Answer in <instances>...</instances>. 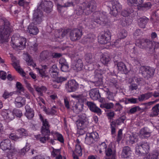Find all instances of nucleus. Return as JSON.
I'll use <instances>...</instances> for the list:
<instances>
[{"mask_svg":"<svg viewBox=\"0 0 159 159\" xmlns=\"http://www.w3.org/2000/svg\"><path fill=\"white\" fill-rule=\"evenodd\" d=\"M148 21L149 19L148 18L145 17H143L138 20V25L140 27L144 28Z\"/></svg>","mask_w":159,"mask_h":159,"instance_id":"2f4dec72","label":"nucleus"},{"mask_svg":"<svg viewBox=\"0 0 159 159\" xmlns=\"http://www.w3.org/2000/svg\"><path fill=\"white\" fill-rule=\"evenodd\" d=\"M48 52L47 51L43 52L40 55V57L42 60H45L48 57Z\"/></svg>","mask_w":159,"mask_h":159,"instance_id":"69168bd1","label":"nucleus"},{"mask_svg":"<svg viewBox=\"0 0 159 159\" xmlns=\"http://www.w3.org/2000/svg\"><path fill=\"white\" fill-rule=\"evenodd\" d=\"M16 87L17 89V91L20 93H24V91H25V89L20 83L19 82H17L16 83Z\"/></svg>","mask_w":159,"mask_h":159,"instance_id":"a18cd8bd","label":"nucleus"},{"mask_svg":"<svg viewBox=\"0 0 159 159\" xmlns=\"http://www.w3.org/2000/svg\"><path fill=\"white\" fill-rule=\"evenodd\" d=\"M73 69L74 70L78 71L81 70L83 67V62L82 60L80 59L75 61L73 63Z\"/></svg>","mask_w":159,"mask_h":159,"instance_id":"a878e982","label":"nucleus"},{"mask_svg":"<svg viewBox=\"0 0 159 159\" xmlns=\"http://www.w3.org/2000/svg\"><path fill=\"white\" fill-rule=\"evenodd\" d=\"M140 71L144 78H150L154 74V70L149 66H142L140 68Z\"/></svg>","mask_w":159,"mask_h":159,"instance_id":"f8f14e48","label":"nucleus"},{"mask_svg":"<svg viewBox=\"0 0 159 159\" xmlns=\"http://www.w3.org/2000/svg\"><path fill=\"white\" fill-rule=\"evenodd\" d=\"M131 152L130 148L128 146H125L123 148L121 156L123 158H128L130 156Z\"/></svg>","mask_w":159,"mask_h":159,"instance_id":"bb28decb","label":"nucleus"},{"mask_svg":"<svg viewBox=\"0 0 159 159\" xmlns=\"http://www.w3.org/2000/svg\"><path fill=\"white\" fill-rule=\"evenodd\" d=\"M79 119L76 121V124L77 128L79 129H84L88 124V121L86 115L82 114L79 116Z\"/></svg>","mask_w":159,"mask_h":159,"instance_id":"6e6552de","label":"nucleus"},{"mask_svg":"<svg viewBox=\"0 0 159 159\" xmlns=\"http://www.w3.org/2000/svg\"><path fill=\"white\" fill-rule=\"evenodd\" d=\"M90 98L94 100H97L100 97L99 90L97 89H93L89 91Z\"/></svg>","mask_w":159,"mask_h":159,"instance_id":"4be33fe9","label":"nucleus"},{"mask_svg":"<svg viewBox=\"0 0 159 159\" xmlns=\"http://www.w3.org/2000/svg\"><path fill=\"white\" fill-rule=\"evenodd\" d=\"M71 97L76 99L79 102L84 101L85 99V97L83 94H75L71 95Z\"/></svg>","mask_w":159,"mask_h":159,"instance_id":"09e8293b","label":"nucleus"},{"mask_svg":"<svg viewBox=\"0 0 159 159\" xmlns=\"http://www.w3.org/2000/svg\"><path fill=\"white\" fill-rule=\"evenodd\" d=\"M73 5V3L72 2H67L63 5H61L59 4H57V7L58 10L61 11L63 7H67Z\"/></svg>","mask_w":159,"mask_h":159,"instance_id":"a19ab883","label":"nucleus"},{"mask_svg":"<svg viewBox=\"0 0 159 159\" xmlns=\"http://www.w3.org/2000/svg\"><path fill=\"white\" fill-rule=\"evenodd\" d=\"M110 58L109 55L107 53L102 55L101 59V61L104 64H107L110 60Z\"/></svg>","mask_w":159,"mask_h":159,"instance_id":"58836bf2","label":"nucleus"},{"mask_svg":"<svg viewBox=\"0 0 159 159\" xmlns=\"http://www.w3.org/2000/svg\"><path fill=\"white\" fill-rule=\"evenodd\" d=\"M141 108L139 106H136L131 108L129 111V113L134 114L137 111H140Z\"/></svg>","mask_w":159,"mask_h":159,"instance_id":"e2e57ef3","label":"nucleus"},{"mask_svg":"<svg viewBox=\"0 0 159 159\" xmlns=\"http://www.w3.org/2000/svg\"><path fill=\"white\" fill-rule=\"evenodd\" d=\"M52 151L51 152V156L53 157H55L61 154L60 149H55L52 148Z\"/></svg>","mask_w":159,"mask_h":159,"instance_id":"3c124183","label":"nucleus"},{"mask_svg":"<svg viewBox=\"0 0 159 159\" xmlns=\"http://www.w3.org/2000/svg\"><path fill=\"white\" fill-rule=\"evenodd\" d=\"M138 102L137 99L136 98H128L125 100V103L126 104L129 103L135 104Z\"/></svg>","mask_w":159,"mask_h":159,"instance_id":"4d7b16f0","label":"nucleus"},{"mask_svg":"<svg viewBox=\"0 0 159 159\" xmlns=\"http://www.w3.org/2000/svg\"><path fill=\"white\" fill-rule=\"evenodd\" d=\"M84 13L86 15L91 14L95 9L96 3L94 0L91 1L90 2L83 3L82 4Z\"/></svg>","mask_w":159,"mask_h":159,"instance_id":"1a4fd4ad","label":"nucleus"},{"mask_svg":"<svg viewBox=\"0 0 159 159\" xmlns=\"http://www.w3.org/2000/svg\"><path fill=\"white\" fill-rule=\"evenodd\" d=\"M13 114H14L17 117H20L22 115V113L21 111L20 110L16 109H14L13 111Z\"/></svg>","mask_w":159,"mask_h":159,"instance_id":"338daca9","label":"nucleus"},{"mask_svg":"<svg viewBox=\"0 0 159 159\" xmlns=\"http://www.w3.org/2000/svg\"><path fill=\"white\" fill-rule=\"evenodd\" d=\"M86 104L91 111L97 113L99 116L101 115V109L97 107L94 103L91 102H87Z\"/></svg>","mask_w":159,"mask_h":159,"instance_id":"f3484780","label":"nucleus"},{"mask_svg":"<svg viewBox=\"0 0 159 159\" xmlns=\"http://www.w3.org/2000/svg\"><path fill=\"white\" fill-rule=\"evenodd\" d=\"M99 152L101 153L103 151H105V149L107 148V146L105 142H103L99 145Z\"/></svg>","mask_w":159,"mask_h":159,"instance_id":"5fc2aeb1","label":"nucleus"},{"mask_svg":"<svg viewBox=\"0 0 159 159\" xmlns=\"http://www.w3.org/2000/svg\"><path fill=\"white\" fill-rule=\"evenodd\" d=\"M136 13V12L134 11L133 8L130 7L123 10L121 12V15L124 17L130 16L132 18H133L135 16Z\"/></svg>","mask_w":159,"mask_h":159,"instance_id":"5701e85b","label":"nucleus"},{"mask_svg":"<svg viewBox=\"0 0 159 159\" xmlns=\"http://www.w3.org/2000/svg\"><path fill=\"white\" fill-rule=\"evenodd\" d=\"M49 94L50 99L52 100L57 99L58 98L57 94L54 93L53 91L49 92Z\"/></svg>","mask_w":159,"mask_h":159,"instance_id":"680f3d73","label":"nucleus"},{"mask_svg":"<svg viewBox=\"0 0 159 159\" xmlns=\"http://www.w3.org/2000/svg\"><path fill=\"white\" fill-rule=\"evenodd\" d=\"M75 11L77 15L81 16L84 13V10L82 4L77 6L75 10Z\"/></svg>","mask_w":159,"mask_h":159,"instance_id":"79ce46f5","label":"nucleus"},{"mask_svg":"<svg viewBox=\"0 0 159 159\" xmlns=\"http://www.w3.org/2000/svg\"><path fill=\"white\" fill-rule=\"evenodd\" d=\"M105 152L106 159H116V153L115 152H113L111 146H108L105 149Z\"/></svg>","mask_w":159,"mask_h":159,"instance_id":"a211bd4d","label":"nucleus"},{"mask_svg":"<svg viewBox=\"0 0 159 159\" xmlns=\"http://www.w3.org/2000/svg\"><path fill=\"white\" fill-rule=\"evenodd\" d=\"M137 135L136 134H132L130 135L128 139L129 143L131 144L134 143L137 141Z\"/></svg>","mask_w":159,"mask_h":159,"instance_id":"37998d69","label":"nucleus"},{"mask_svg":"<svg viewBox=\"0 0 159 159\" xmlns=\"http://www.w3.org/2000/svg\"><path fill=\"white\" fill-rule=\"evenodd\" d=\"M135 149L136 153L139 155L142 153H147L149 150V146L147 142L142 141L137 144Z\"/></svg>","mask_w":159,"mask_h":159,"instance_id":"0eeeda50","label":"nucleus"},{"mask_svg":"<svg viewBox=\"0 0 159 159\" xmlns=\"http://www.w3.org/2000/svg\"><path fill=\"white\" fill-rule=\"evenodd\" d=\"M98 138V135L96 132H92L86 134L85 138V143L88 145H90L92 144L96 139Z\"/></svg>","mask_w":159,"mask_h":159,"instance_id":"ddd939ff","label":"nucleus"},{"mask_svg":"<svg viewBox=\"0 0 159 159\" xmlns=\"http://www.w3.org/2000/svg\"><path fill=\"white\" fill-rule=\"evenodd\" d=\"M16 132L18 135L20 136V138L22 136H26L27 135V131L23 128H21L18 129Z\"/></svg>","mask_w":159,"mask_h":159,"instance_id":"de8ad7c7","label":"nucleus"},{"mask_svg":"<svg viewBox=\"0 0 159 159\" xmlns=\"http://www.w3.org/2000/svg\"><path fill=\"white\" fill-rule=\"evenodd\" d=\"M30 149V146L29 144H27L24 148L21 149L20 153L22 155L25 154V153L28 151Z\"/></svg>","mask_w":159,"mask_h":159,"instance_id":"13d9d810","label":"nucleus"},{"mask_svg":"<svg viewBox=\"0 0 159 159\" xmlns=\"http://www.w3.org/2000/svg\"><path fill=\"white\" fill-rule=\"evenodd\" d=\"M34 88L36 91L37 92L38 94L40 96H43V93H45L47 90V89L44 86H34Z\"/></svg>","mask_w":159,"mask_h":159,"instance_id":"473e14b6","label":"nucleus"},{"mask_svg":"<svg viewBox=\"0 0 159 159\" xmlns=\"http://www.w3.org/2000/svg\"><path fill=\"white\" fill-rule=\"evenodd\" d=\"M82 148L80 144H76L75 145V148L74 153H76L79 156H81L82 155Z\"/></svg>","mask_w":159,"mask_h":159,"instance_id":"ea45409f","label":"nucleus"},{"mask_svg":"<svg viewBox=\"0 0 159 159\" xmlns=\"http://www.w3.org/2000/svg\"><path fill=\"white\" fill-rule=\"evenodd\" d=\"M59 70L56 65H53L50 68L49 72L50 75L53 78H56L58 74Z\"/></svg>","mask_w":159,"mask_h":159,"instance_id":"c756f323","label":"nucleus"},{"mask_svg":"<svg viewBox=\"0 0 159 159\" xmlns=\"http://www.w3.org/2000/svg\"><path fill=\"white\" fill-rule=\"evenodd\" d=\"M59 63L61 64V68L63 72H66L68 70L69 66L68 64L64 58H61L59 60Z\"/></svg>","mask_w":159,"mask_h":159,"instance_id":"7c9ffc66","label":"nucleus"},{"mask_svg":"<svg viewBox=\"0 0 159 159\" xmlns=\"http://www.w3.org/2000/svg\"><path fill=\"white\" fill-rule=\"evenodd\" d=\"M125 119V117L122 116L116 120V123L118 125H120L121 123H123Z\"/></svg>","mask_w":159,"mask_h":159,"instance_id":"774afa93","label":"nucleus"},{"mask_svg":"<svg viewBox=\"0 0 159 159\" xmlns=\"http://www.w3.org/2000/svg\"><path fill=\"white\" fill-rule=\"evenodd\" d=\"M127 33L124 30H122L119 33L118 37L120 39H123L127 36Z\"/></svg>","mask_w":159,"mask_h":159,"instance_id":"0e129e2a","label":"nucleus"},{"mask_svg":"<svg viewBox=\"0 0 159 159\" xmlns=\"http://www.w3.org/2000/svg\"><path fill=\"white\" fill-rule=\"evenodd\" d=\"M9 138L11 140L17 141L20 138V136H19L17 133L16 134L11 133L9 136Z\"/></svg>","mask_w":159,"mask_h":159,"instance_id":"864d4df0","label":"nucleus"},{"mask_svg":"<svg viewBox=\"0 0 159 159\" xmlns=\"http://www.w3.org/2000/svg\"><path fill=\"white\" fill-rule=\"evenodd\" d=\"M116 65L118 70L121 71L122 73L126 74L128 72V69L123 62H118Z\"/></svg>","mask_w":159,"mask_h":159,"instance_id":"c85d7f7f","label":"nucleus"},{"mask_svg":"<svg viewBox=\"0 0 159 159\" xmlns=\"http://www.w3.org/2000/svg\"><path fill=\"white\" fill-rule=\"evenodd\" d=\"M52 134L54 136H55L57 138V139H56L58 141L61 143H64V139L61 134L56 131L52 132Z\"/></svg>","mask_w":159,"mask_h":159,"instance_id":"4c0bfd02","label":"nucleus"},{"mask_svg":"<svg viewBox=\"0 0 159 159\" xmlns=\"http://www.w3.org/2000/svg\"><path fill=\"white\" fill-rule=\"evenodd\" d=\"M3 118L7 121H10L14 119V116L13 112L9 110H5L1 112Z\"/></svg>","mask_w":159,"mask_h":159,"instance_id":"6ab92c4d","label":"nucleus"},{"mask_svg":"<svg viewBox=\"0 0 159 159\" xmlns=\"http://www.w3.org/2000/svg\"><path fill=\"white\" fill-rule=\"evenodd\" d=\"M153 43L148 39H140L137 40L136 42L137 46L141 48H148L152 49L153 48Z\"/></svg>","mask_w":159,"mask_h":159,"instance_id":"9d476101","label":"nucleus"},{"mask_svg":"<svg viewBox=\"0 0 159 159\" xmlns=\"http://www.w3.org/2000/svg\"><path fill=\"white\" fill-rule=\"evenodd\" d=\"M53 6V4L51 2L42 1L34 13L33 21L34 24H39L43 20V15L41 10L47 13H49L51 11Z\"/></svg>","mask_w":159,"mask_h":159,"instance_id":"f257e3e1","label":"nucleus"},{"mask_svg":"<svg viewBox=\"0 0 159 159\" xmlns=\"http://www.w3.org/2000/svg\"><path fill=\"white\" fill-rule=\"evenodd\" d=\"M106 4L110 9V14L115 16H117L122 8L121 5L116 0L107 1L106 2Z\"/></svg>","mask_w":159,"mask_h":159,"instance_id":"423d86ee","label":"nucleus"},{"mask_svg":"<svg viewBox=\"0 0 159 159\" xmlns=\"http://www.w3.org/2000/svg\"><path fill=\"white\" fill-rule=\"evenodd\" d=\"M111 35V33L109 31H106L103 34L98 37V42L101 44L107 43L110 41Z\"/></svg>","mask_w":159,"mask_h":159,"instance_id":"2eb2a0df","label":"nucleus"},{"mask_svg":"<svg viewBox=\"0 0 159 159\" xmlns=\"http://www.w3.org/2000/svg\"><path fill=\"white\" fill-rule=\"evenodd\" d=\"M27 31L30 34L34 35H36L39 32L38 28L33 23H31L29 25L28 27Z\"/></svg>","mask_w":159,"mask_h":159,"instance_id":"b1692460","label":"nucleus"},{"mask_svg":"<svg viewBox=\"0 0 159 159\" xmlns=\"http://www.w3.org/2000/svg\"><path fill=\"white\" fill-rule=\"evenodd\" d=\"M134 80L139 85L142 86L145 84V81L143 78L135 77Z\"/></svg>","mask_w":159,"mask_h":159,"instance_id":"8fccbe9b","label":"nucleus"},{"mask_svg":"<svg viewBox=\"0 0 159 159\" xmlns=\"http://www.w3.org/2000/svg\"><path fill=\"white\" fill-rule=\"evenodd\" d=\"M49 65H44L42 66V69L39 70V72L41 76H45L46 75L45 70L48 68Z\"/></svg>","mask_w":159,"mask_h":159,"instance_id":"603ef678","label":"nucleus"},{"mask_svg":"<svg viewBox=\"0 0 159 159\" xmlns=\"http://www.w3.org/2000/svg\"><path fill=\"white\" fill-rule=\"evenodd\" d=\"M25 99L21 97H17L15 100V104L17 107H21L25 104Z\"/></svg>","mask_w":159,"mask_h":159,"instance_id":"393cba45","label":"nucleus"},{"mask_svg":"<svg viewBox=\"0 0 159 159\" xmlns=\"http://www.w3.org/2000/svg\"><path fill=\"white\" fill-rule=\"evenodd\" d=\"M140 133L141 136L142 138H147L150 136L151 132L148 128L145 127L140 130Z\"/></svg>","mask_w":159,"mask_h":159,"instance_id":"cd10ccee","label":"nucleus"},{"mask_svg":"<svg viewBox=\"0 0 159 159\" xmlns=\"http://www.w3.org/2000/svg\"><path fill=\"white\" fill-rule=\"evenodd\" d=\"M95 38V36L94 34H89L86 37L84 38L82 40L84 42L86 43H92L94 41Z\"/></svg>","mask_w":159,"mask_h":159,"instance_id":"c9c22d12","label":"nucleus"},{"mask_svg":"<svg viewBox=\"0 0 159 159\" xmlns=\"http://www.w3.org/2000/svg\"><path fill=\"white\" fill-rule=\"evenodd\" d=\"M25 115L28 119H32L34 115V110L28 104L25 106Z\"/></svg>","mask_w":159,"mask_h":159,"instance_id":"412c9836","label":"nucleus"},{"mask_svg":"<svg viewBox=\"0 0 159 159\" xmlns=\"http://www.w3.org/2000/svg\"><path fill=\"white\" fill-rule=\"evenodd\" d=\"M114 106V104L112 102L104 103L100 105V107L102 108H105L107 109H111Z\"/></svg>","mask_w":159,"mask_h":159,"instance_id":"49530a36","label":"nucleus"},{"mask_svg":"<svg viewBox=\"0 0 159 159\" xmlns=\"http://www.w3.org/2000/svg\"><path fill=\"white\" fill-rule=\"evenodd\" d=\"M11 45L14 49L19 50L23 49L25 47L26 40L19 34L14 35L11 37Z\"/></svg>","mask_w":159,"mask_h":159,"instance_id":"f03ea898","label":"nucleus"},{"mask_svg":"<svg viewBox=\"0 0 159 159\" xmlns=\"http://www.w3.org/2000/svg\"><path fill=\"white\" fill-rule=\"evenodd\" d=\"M81 107V106L80 105L76 104L73 107V111L76 113L78 114L81 111V109L80 108Z\"/></svg>","mask_w":159,"mask_h":159,"instance_id":"6e6d98bb","label":"nucleus"},{"mask_svg":"<svg viewBox=\"0 0 159 159\" xmlns=\"http://www.w3.org/2000/svg\"><path fill=\"white\" fill-rule=\"evenodd\" d=\"M48 134H49L45 135L44 134H43L42 133V134H39L35 135V138L41 143H45L46 140H48L49 139V137L46 136V135H48Z\"/></svg>","mask_w":159,"mask_h":159,"instance_id":"e433bc0d","label":"nucleus"},{"mask_svg":"<svg viewBox=\"0 0 159 159\" xmlns=\"http://www.w3.org/2000/svg\"><path fill=\"white\" fill-rule=\"evenodd\" d=\"M82 35L81 30L78 29H75L71 30L70 33V39L72 41H75L79 39Z\"/></svg>","mask_w":159,"mask_h":159,"instance_id":"4468645a","label":"nucleus"},{"mask_svg":"<svg viewBox=\"0 0 159 159\" xmlns=\"http://www.w3.org/2000/svg\"><path fill=\"white\" fill-rule=\"evenodd\" d=\"M2 25L0 27V35L3 37L9 36L11 33L13 31L12 28L10 25L9 21L5 18L0 20Z\"/></svg>","mask_w":159,"mask_h":159,"instance_id":"39448f33","label":"nucleus"},{"mask_svg":"<svg viewBox=\"0 0 159 159\" xmlns=\"http://www.w3.org/2000/svg\"><path fill=\"white\" fill-rule=\"evenodd\" d=\"M85 60L88 63L90 64L93 63L94 61V58L92 57L91 53H87L86 54Z\"/></svg>","mask_w":159,"mask_h":159,"instance_id":"c03bdc74","label":"nucleus"},{"mask_svg":"<svg viewBox=\"0 0 159 159\" xmlns=\"http://www.w3.org/2000/svg\"><path fill=\"white\" fill-rule=\"evenodd\" d=\"M12 65L16 70L20 73L24 75L25 74L23 69L20 68L19 61L16 59L15 57H12Z\"/></svg>","mask_w":159,"mask_h":159,"instance_id":"aec40b11","label":"nucleus"},{"mask_svg":"<svg viewBox=\"0 0 159 159\" xmlns=\"http://www.w3.org/2000/svg\"><path fill=\"white\" fill-rule=\"evenodd\" d=\"M68 31L67 30H65L63 31L60 32V30H58V32L59 34V36L56 37L57 38H60L62 39L63 37L65 36L67 33Z\"/></svg>","mask_w":159,"mask_h":159,"instance_id":"bf43d9fd","label":"nucleus"},{"mask_svg":"<svg viewBox=\"0 0 159 159\" xmlns=\"http://www.w3.org/2000/svg\"><path fill=\"white\" fill-rule=\"evenodd\" d=\"M2 149L7 153V156L10 157L13 156L16 152V150L14 146H12L10 140L8 139L3 140L0 143Z\"/></svg>","mask_w":159,"mask_h":159,"instance_id":"7ed1b4c3","label":"nucleus"},{"mask_svg":"<svg viewBox=\"0 0 159 159\" xmlns=\"http://www.w3.org/2000/svg\"><path fill=\"white\" fill-rule=\"evenodd\" d=\"M41 121L42 122V126L41 128V133L44 135L48 134L50 133L49 128L50 125L47 119H44L41 114L39 115Z\"/></svg>","mask_w":159,"mask_h":159,"instance_id":"9b49d317","label":"nucleus"},{"mask_svg":"<svg viewBox=\"0 0 159 159\" xmlns=\"http://www.w3.org/2000/svg\"><path fill=\"white\" fill-rule=\"evenodd\" d=\"M159 103L153 107L152 110V111L149 115L150 116L153 117L158 115L159 112Z\"/></svg>","mask_w":159,"mask_h":159,"instance_id":"f704fd0d","label":"nucleus"},{"mask_svg":"<svg viewBox=\"0 0 159 159\" xmlns=\"http://www.w3.org/2000/svg\"><path fill=\"white\" fill-rule=\"evenodd\" d=\"M78 84L74 80H69L66 84V88L68 92H70L75 91L78 87Z\"/></svg>","mask_w":159,"mask_h":159,"instance_id":"dca6fc26","label":"nucleus"},{"mask_svg":"<svg viewBox=\"0 0 159 159\" xmlns=\"http://www.w3.org/2000/svg\"><path fill=\"white\" fill-rule=\"evenodd\" d=\"M24 58L25 61L27 62L28 65L32 66L33 67H35L36 66L31 58L30 56L28 54H25L24 55Z\"/></svg>","mask_w":159,"mask_h":159,"instance_id":"72a5a7b5","label":"nucleus"},{"mask_svg":"<svg viewBox=\"0 0 159 159\" xmlns=\"http://www.w3.org/2000/svg\"><path fill=\"white\" fill-rule=\"evenodd\" d=\"M111 133L113 134L116 133V123L115 122L112 121L110 123Z\"/></svg>","mask_w":159,"mask_h":159,"instance_id":"052dcab7","label":"nucleus"},{"mask_svg":"<svg viewBox=\"0 0 159 159\" xmlns=\"http://www.w3.org/2000/svg\"><path fill=\"white\" fill-rule=\"evenodd\" d=\"M97 14L100 16L101 17L94 19L93 20H90L87 19H85L84 22V23L87 26L90 28H94L96 24H101L102 22L103 23H106L107 21V16L102 13H100L99 12H96Z\"/></svg>","mask_w":159,"mask_h":159,"instance_id":"20e7f679","label":"nucleus"}]
</instances>
